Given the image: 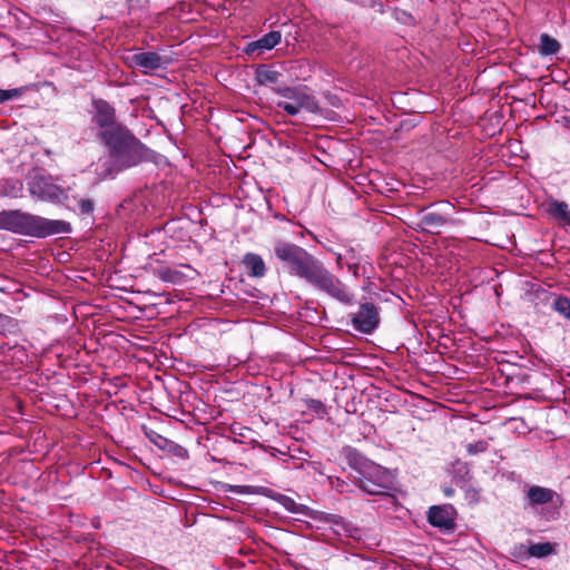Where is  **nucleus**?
<instances>
[{
	"label": "nucleus",
	"instance_id": "17",
	"mask_svg": "<svg viewBox=\"0 0 570 570\" xmlns=\"http://www.w3.org/2000/svg\"><path fill=\"white\" fill-rule=\"evenodd\" d=\"M256 80L259 85L268 86L277 83L282 73L266 66H259L255 72Z\"/></svg>",
	"mask_w": 570,
	"mask_h": 570
},
{
	"label": "nucleus",
	"instance_id": "2",
	"mask_svg": "<svg viewBox=\"0 0 570 570\" xmlns=\"http://www.w3.org/2000/svg\"><path fill=\"white\" fill-rule=\"evenodd\" d=\"M0 229L37 238L71 232L66 220L48 219L42 216H0Z\"/></svg>",
	"mask_w": 570,
	"mask_h": 570
},
{
	"label": "nucleus",
	"instance_id": "23",
	"mask_svg": "<svg viewBox=\"0 0 570 570\" xmlns=\"http://www.w3.org/2000/svg\"><path fill=\"white\" fill-rule=\"evenodd\" d=\"M546 214H568V205L564 202H548L544 205Z\"/></svg>",
	"mask_w": 570,
	"mask_h": 570
},
{
	"label": "nucleus",
	"instance_id": "6",
	"mask_svg": "<svg viewBox=\"0 0 570 570\" xmlns=\"http://www.w3.org/2000/svg\"><path fill=\"white\" fill-rule=\"evenodd\" d=\"M279 96L287 100L278 101L277 107L285 110L291 116H296L302 110L316 114L320 111L317 100L307 91L305 87H277L274 89Z\"/></svg>",
	"mask_w": 570,
	"mask_h": 570
},
{
	"label": "nucleus",
	"instance_id": "12",
	"mask_svg": "<svg viewBox=\"0 0 570 570\" xmlns=\"http://www.w3.org/2000/svg\"><path fill=\"white\" fill-rule=\"evenodd\" d=\"M153 273L160 281L171 284H181L188 277L178 267L159 266L153 269Z\"/></svg>",
	"mask_w": 570,
	"mask_h": 570
},
{
	"label": "nucleus",
	"instance_id": "11",
	"mask_svg": "<svg viewBox=\"0 0 570 570\" xmlns=\"http://www.w3.org/2000/svg\"><path fill=\"white\" fill-rule=\"evenodd\" d=\"M281 32L278 31H271L269 33H266L261 39L249 42L246 46V53L252 55L256 51L259 53H263L265 50L273 49L276 45L281 41Z\"/></svg>",
	"mask_w": 570,
	"mask_h": 570
},
{
	"label": "nucleus",
	"instance_id": "35",
	"mask_svg": "<svg viewBox=\"0 0 570 570\" xmlns=\"http://www.w3.org/2000/svg\"><path fill=\"white\" fill-rule=\"evenodd\" d=\"M178 267L188 269L190 272H195V269L189 264H180Z\"/></svg>",
	"mask_w": 570,
	"mask_h": 570
},
{
	"label": "nucleus",
	"instance_id": "7",
	"mask_svg": "<svg viewBox=\"0 0 570 570\" xmlns=\"http://www.w3.org/2000/svg\"><path fill=\"white\" fill-rule=\"evenodd\" d=\"M353 328L363 334H372L380 325L379 308L373 303H363L352 315Z\"/></svg>",
	"mask_w": 570,
	"mask_h": 570
},
{
	"label": "nucleus",
	"instance_id": "21",
	"mask_svg": "<svg viewBox=\"0 0 570 570\" xmlns=\"http://www.w3.org/2000/svg\"><path fill=\"white\" fill-rule=\"evenodd\" d=\"M553 309L570 320V298L567 296H558L553 302Z\"/></svg>",
	"mask_w": 570,
	"mask_h": 570
},
{
	"label": "nucleus",
	"instance_id": "15",
	"mask_svg": "<svg viewBox=\"0 0 570 570\" xmlns=\"http://www.w3.org/2000/svg\"><path fill=\"white\" fill-rule=\"evenodd\" d=\"M556 492L552 489L532 485L527 492V498L532 505L547 504L552 501Z\"/></svg>",
	"mask_w": 570,
	"mask_h": 570
},
{
	"label": "nucleus",
	"instance_id": "36",
	"mask_svg": "<svg viewBox=\"0 0 570 570\" xmlns=\"http://www.w3.org/2000/svg\"><path fill=\"white\" fill-rule=\"evenodd\" d=\"M0 214H10V215H13V214H21V213H20V210L14 209V210H3V212H1Z\"/></svg>",
	"mask_w": 570,
	"mask_h": 570
},
{
	"label": "nucleus",
	"instance_id": "13",
	"mask_svg": "<svg viewBox=\"0 0 570 570\" xmlns=\"http://www.w3.org/2000/svg\"><path fill=\"white\" fill-rule=\"evenodd\" d=\"M357 484L363 492L372 495L385 494L387 490L381 478L372 479L365 473L357 480Z\"/></svg>",
	"mask_w": 570,
	"mask_h": 570
},
{
	"label": "nucleus",
	"instance_id": "5",
	"mask_svg": "<svg viewBox=\"0 0 570 570\" xmlns=\"http://www.w3.org/2000/svg\"><path fill=\"white\" fill-rule=\"evenodd\" d=\"M306 282L345 305L353 304L354 294L321 262H318Z\"/></svg>",
	"mask_w": 570,
	"mask_h": 570
},
{
	"label": "nucleus",
	"instance_id": "26",
	"mask_svg": "<svg viewBox=\"0 0 570 570\" xmlns=\"http://www.w3.org/2000/svg\"><path fill=\"white\" fill-rule=\"evenodd\" d=\"M142 203H144L142 196L141 195H136L134 198L124 200L119 206L124 210H128V212L137 210V212H139V208L137 207V204L142 205Z\"/></svg>",
	"mask_w": 570,
	"mask_h": 570
},
{
	"label": "nucleus",
	"instance_id": "22",
	"mask_svg": "<svg viewBox=\"0 0 570 570\" xmlns=\"http://www.w3.org/2000/svg\"><path fill=\"white\" fill-rule=\"evenodd\" d=\"M164 450L168 451L170 454L181 460H186L189 458V453L186 448L170 440H168V444H166V448Z\"/></svg>",
	"mask_w": 570,
	"mask_h": 570
},
{
	"label": "nucleus",
	"instance_id": "34",
	"mask_svg": "<svg viewBox=\"0 0 570 570\" xmlns=\"http://www.w3.org/2000/svg\"><path fill=\"white\" fill-rule=\"evenodd\" d=\"M443 493H444L446 497H451V495H453L454 490H453V489H451V488H446V489H444Z\"/></svg>",
	"mask_w": 570,
	"mask_h": 570
},
{
	"label": "nucleus",
	"instance_id": "31",
	"mask_svg": "<svg viewBox=\"0 0 570 570\" xmlns=\"http://www.w3.org/2000/svg\"><path fill=\"white\" fill-rule=\"evenodd\" d=\"M560 227L570 233V216H554Z\"/></svg>",
	"mask_w": 570,
	"mask_h": 570
},
{
	"label": "nucleus",
	"instance_id": "27",
	"mask_svg": "<svg viewBox=\"0 0 570 570\" xmlns=\"http://www.w3.org/2000/svg\"><path fill=\"white\" fill-rule=\"evenodd\" d=\"M487 449H488V442L484 440H481V441L468 444L466 452L470 455H476L479 453L485 452Z\"/></svg>",
	"mask_w": 570,
	"mask_h": 570
},
{
	"label": "nucleus",
	"instance_id": "25",
	"mask_svg": "<svg viewBox=\"0 0 570 570\" xmlns=\"http://www.w3.org/2000/svg\"><path fill=\"white\" fill-rule=\"evenodd\" d=\"M401 223L416 232H422L423 229V216H406V219L401 218Z\"/></svg>",
	"mask_w": 570,
	"mask_h": 570
},
{
	"label": "nucleus",
	"instance_id": "9",
	"mask_svg": "<svg viewBox=\"0 0 570 570\" xmlns=\"http://www.w3.org/2000/svg\"><path fill=\"white\" fill-rule=\"evenodd\" d=\"M131 65L147 73L151 70L165 68L170 63V58L166 55H159L154 51L135 53L130 58Z\"/></svg>",
	"mask_w": 570,
	"mask_h": 570
},
{
	"label": "nucleus",
	"instance_id": "20",
	"mask_svg": "<svg viewBox=\"0 0 570 570\" xmlns=\"http://www.w3.org/2000/svg\"><path fill=\"white\" fill-rule=\"evenodd\" d=\"M554 552V544L551 542L532 543L528 548V554L533 558H546Z\"/></svg>",
	"mask_w": 570,
	"mask_h": 570
},
{
	"label": "nucleus",
	"instance_id": "8",
	"mask_svg": "<svg viewBox=\"0 0 570 570\" xmlns=\"http://www.w3.org/2000/svg\"><path fill=\"white\" fill-rule=\"evenodd\" d=\"M458 512L452 504L432 505L428 511L429 523L443 532H452L456 527Z\"/></svg>",
	"mask_w": 570,
	"mask_h": 570
},
{
	"label": "nucleus",
	"instance_id": "18",
	"mask_svg": "<svg viewBox=\"0 0 570 570\" xmlns=\"http://www.w3.org/2000/svg\"><path fill=\"white\" fill-rule=\"evenodd\" d=\"M561 46L559 41L552 37H550L548 33H542L540 36V43H539V52L542 56H552L556 55L560 50Z\"/></svg>",
	"mask_w": 570,
	"mask_h": 570
},
{
	"label": "nucleus",
	"instance_id": "32",
	"mask_svg": "<svg viewBox=\"0 0 570 570\" xmlns=\"http://www.w3.org/2000/svg\"><path fill=\"white\" fill-rule=\"evenodd\" d=\"M249 487L246 485H235L233 487V491L238 494L249 493L248 491Z\"/></svg>",
	"mask_w": 570,
	"mask_h": 570
},
{
	"label": "nucleus",
	"instance_id": "37",
	"mask_svg": "<svg viewBox=\"0 0 570 570\" xmlns=\"http://www.w3.org/2000/svg\"><path fill=\"white\" fill-rule=\"evenodd\" d=\"M17 185H18L17 189H18V190H20V189H21V187H22V184H21V183H19V181H17Z\"/></svg>",
	"mask_w": 570,
	"mask_h": 570
},
{
	"label": "nucleus",
	"instance_id": "1",
	"mask_svg": "<svg viewBox=\"0 0 570 570\" xmlns=\"http://www.w3.org/2000/svg\"><path fill=\"white\" fill-rule=\"evenodd\" d=\"M99 137L109 150V161L105 164V176L112 177L121 170L151 159L150 150L126 127L101 130Z\"/></svg>",
	"mask_w": 570,
	"mask_h": 570
},
{
	"label": "nucleus",
	"instance_id": "33",
	"mask_svg": "<svg viewBox=\"0 0 570 570\" xmlns=\"http://www.w3.org/2000/svg\"><path fill=\"white\" fill-rule=\"evenodd\" d=\"M440 206L442 207L441 210L446 213L452 205L450 203L442 202V203H440Z\"/></svg>",
	"mask_w": 570,
	"mask_h": 570
},
{
	"label": "nucleus",
	"instance_id": "14",
	"mask_svg": "<svg viewBox=\"0 0 570 570\" xmlns=\"http://www.w3.org/2000/svg\"><path fill=\"white\" fill-rule=\"evenodd\" d=\"M272 494L269 495L273 500H275L276 502H278L285 510H287L288 512L291 513H297V514H304V515H309V508L302 504V503H297L293 498L288 497V495H285V494H282V493H277V492H273L271 491Z\"/></svg>",
	"mask_w": 570,
	"mask_h": 570
},
{
	"label": "nucleus",
	"instance_id": "4",
	"mask_svg": "<svg viewBox=\"0 0 570 570\" xmlns=\"http://www.w3.org/2000/svg\"><path fill=\"white\" fill-rule=\"evenodd\" d=\"M274 253L279 261L286 264L293 274L305 281L320 262L303 247L286 242H277Z\"/></svg>",
	"mask_w": 570,
	"mask_h": 570
},
{
	"label": "nucleus",
	"instance_id": "3",
	"mask_svg": "<svg viewBox=\"0 0 570 570\" xmlns=\"http://www.w3.org/2000/svg\"><path fill=\"white\" fill-rule=\"evenodd\" d=\"M29 190L32 195L48 202H60L63 197L67 209L72 212L80 210L82 214H89L95 209L92 199L65 195V190L49 176L35 175L29 181Z\"/></svg>",
	"mask_w": 570,
	"mask_h": 570
},
{
	"label": "nucleus",
	"instance_id": "30",
	"mask_svg": "<svg viewBox=\"0 0 570 570\" xmlns=\"http://www.w3.org/2000/svg\"><path fill=\"white\" fill-rule=\"evenodd\" d=\"M395 18L403 23H411L414 21L413 17L409 12L400 9L395 10Z\"/></svg>",
	"mask_w": 570,
	"mask_h": 570
},
{
	"label": "nucleus",
	"instance_id": "28",
	"mask_svg": "<svg viewBox=\"0 0 570 570\" xmlns=\"http://www.w3.org/2000/svg\"><path fill=\"white\" fill-rule=\"evenodd\" d=\"M305 404L309 410H312L313 412H315L317 414L325 413V405L321 400L307 399V400H305Z\"/></svg>",
	"mask_w": 570,
	"mask_h": 570
},
{
	"label": "nucleus",
	"instance_id": "24",
	"mask_svg": "<svg viewBox=\"0 0 570 570\" xmlns=\"http://www.w3.org/2000/svg\"><path fill=\"white\" fill-rule=\"evenodd\" d=\"M145 435L148 438V440L154 443L159 449L164 450L166 448V444H168V439L164 438L159 433H157L154 430H147L144 426Z\"/></svg>",
	"mask_w": 570,
	"mask_h": 570
},
{
	"label": "nucleus",
	"instance_id": "10",
	"mask_svg": "<svg viewBox=\"0 0 570 570\" xmlns=\"http://www.w3.org/2000/svg\"><path fill=\"white\" fill-rule=\"evenodd\" d=\"M95 115L92 121L102 130H110L114 127H124L116 121L115 108L105 100L94 101Z\"/></svg>",
	"mask_w": 570,
	"mask_h": 570
},
{
	"label": "nucleus",
	"instance_id": "29",
	"mask_svg": "<svg viewBox=\"0 0 570 570\" xmlns=\"http://www.w3.org/2000/svg\"><path fill=\"white\" fill-rule=\"evenodd\" d=\"M19 95H20L19 89H9V90L0 89V104L4 102L7 100H10L12 98H16Z\"/></svg>",
	"mask_w": 570,
	"mask_h": 570
},
{
	"label": "nucleus",
	"instance_id": "19",
	"mask_svg": "<svg viewBox=\"0 0 570 570\" xmlns=\"http://www.w3.org/2000/svg\"><path fill=\"white\" fill-rule=\"evenodd\" d=\"M446 223L444 216H423L422 233L436 235L441 233V228Z\"/></svg>",
	"mask_w": 570,
	"mask_h": 570
},
{
	"label": "nucleus",
	"instance_id": "16",
	"mask_svg": "<svg viewBox=\"0 0 570 570\" xmlns=\"http://www.w3.org/2000/svg\"><path fill=\"white\" fill-rule=\"evenodd\" d=\"M243 264L247 269L250 277H263L266 273V267L263 258L254 253H248L244 256Z\"/></svg>",
	"mask_w": 570,
	"mask_h": 570
}]
</instances>
